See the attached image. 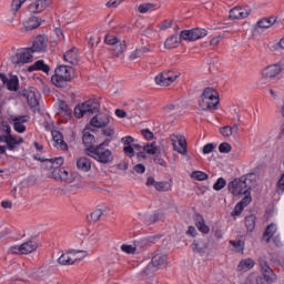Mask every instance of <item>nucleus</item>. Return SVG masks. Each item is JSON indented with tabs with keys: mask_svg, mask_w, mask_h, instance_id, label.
<instances>
[{
	"mask_svg": "<svg viewBox=\"0 0 284 284\" xmlns=\"http://www.w3.org/2000/svg\"><path fill=\"white\" fill-rule=\"evenodd\" d=\"M128 48V43L125 42V40L121 41L115 44V48L113 49V57H121V54H123V52H125Z\"/></svg>",
	"mask_w": 284,
	"mask_h": 284,
	"instance_id": "72a5a7b5",
	"label": "nucleus"
},
{
	"mask_svg": "<svg viewBox=\"0 0 284 284\" xmlns=\"http://www.w3.org/2000/svg\"><path fill=\"white\" fill-rule=\"evenodd\" d=\"M134 172H136V174H144L145 172V165H143L142 163L136 164L133 166Z\"/></svg>",
	"mask_w": 284,
	"mask_h": 284,
	"instance_id": "0e129e2a",
	"label": "nucleus"
},
{
	"mask_svg": "<svg viewBox=\"0 0 284 284\" xmlns=\"http://www.w3.org/2000/svg\"><path fill=\"white\" fill-rule=\"evenodd\" d=\"M101 216H103V211L101 209H97L90 214L89 221H91V223H97Z\"/></svg>",
	"mask_w": 284,
	"mask_h": 284,
	"instance_id": "c03bdc74",
	"label": "nucleus"
},
{
	"mask_svg": "<svg viewBox=\"0 0 284 284\" xmlns=\"http://www.w3.org/2000/svg\"><path fill=\"white\" fill-rule=\"evenodd\" d=\"M219 152H221L222 154H230V152H232V144L227 142L221 143L219 145Z\"/></svg>",
	"mask_w": 284,
	"mask_h": 284,
	"instance_id": "de8ad7c7",
	"label": "nucleus"
},
{
	"mask_svg": "<svg viewBox=\"0 0 284 284\" xmlns=\"http://www.w3.org/2000/svg\"><path fill=\"white\" fill-rule=\"evenodd\" d=\"M44 170H52V159L42 160Z\"/></svg>",
	"mask_w": 284,
	"mask_h": 284,
	"instance_id": "69168bd1",
	"label": "nucleus"
},
{
	"mask_svg": "<svg viewBox=\"0 0 284 284\" xmlns=\"http://www.w3.org/2000/svg\"><path fill=\"white\" fill-rule=\"evenodd\" d=\"M100 108L101 103H99V100H88L74 108V116L75 119H83L85 114H94L95 112H99Z\"/></svg>",
	"mask_w": 284,
	"mask_h": 284,
	"instance_id": "423d86ee",
	"label": "nucleus"
},
{
	"mask_svg": "<svg viewBox=\"0 0 284 284\" xmlns=\"http://www.w3.org/2000/svg\"><path fill=\"white\" fill-rule=\"evenodd\" d=\"M281 72H283V63L268 65L262 70V78L260 81L261 83H270V81H272V79H276Z\"/></svg>",
	"mask_w": 284,
	"mask_h": 284,
	"instance_id": "9d476101",
	"label": "nucleus"
},
{
	"mask_svg": "<svg viewBox=\"0 0 284 284\" xmlns=\"http://www.w3.org/2000/svg\"><path fill=\"white\" fill-rule=\"evenodd\" d=\"M191 176L192 179H195V181H207V173L202 171H194Z\"/></svg>",
	"mask_w": 284,
	"mask_h": 284,
	"instance_id": "a18cd8bd",
	"label": "nucleus"
},
{
	"mask_svg": "<svg viewBox=\"0 0 284 284\" xmlns=\"http://www.w3.org/2000/svg\"><path fill=\"white\" fill-rule=\"evenodd\" d=\"M180 40L183 39L184 41H194L193 31L191 30H183L180 33Z\"/></svg>",
	"mask_w": 284,
	"mask_h": 284,
	"instance_id": "79ce46f5",
	"label": "nucleus"
},
{
	"mask_svg": "<svg viewBox=\"0 0 284 284\" xmlns=\"http://www.w3.org/2000/svg\"><path fill=\"white\" fill-rule=\"evenodd\" d=\"M104 42L106 43V45H118L119 43H121V39L112 34H106L104 38Z\"/></svg>",
	"mask_w": 284,
	"mask_h": 284,
	"instance_id": "ea45409f",
	"label": "nucleus"
},
{
	"mask_svg": "<svg viewBox=\"0 0 284 284\" xmlns=\"http://www.w3.org/2000/svg\"><path fill=\"white\" fill-rule=\"evenodd\" d=\"M72 79H74V68L70 65H59L51 77V82L55 88L65 89Z\"/></svg>",
	"mask_w": 284,
	"mask_h": 284,
	"instance_id": "20e7f679",
	"label": "nucleus"
},
{
	"mask_svg": "<svg viewBox=\"0 0 284 284\" xmlns=\"http://www.w3.org/2000/svg\"><path fill=\"white\" fill-rule=\"evenodd\" d=\"M255 263L252 258H244L240 262L237 270L239 272H247V270H252L254 267Z\"/></svg>",
	"mask_w": 284,
	"mask_h": 284,
	"instance_id": "2f4dec72",
	"label": "nucleus"
},
{
	"mask_svg": "<svg viewBox=\"0 0 284 284\" xmlns=\"http://www.w3.org/2000/svg\"><path fill=\"white\" fill-rule=\"evenodd\" d=\"M63 58L64 61L71 65H79V50L77 48H72L71 50L67 51Z\"/></svg>",
	"mask_w": 284,
	"mask_h": 284,
	"instance_id": "5701e85b",
	"label": "nucleus"
},
{
	"mask_svg": "<svg viewBox=\"0 0 284 284\" xmlns=\"http://www.w3.org/2000/svg\"><path fill=\"white\" fill-rule=\"evenodd\" d=\"M82 143L89 145V148H94V136L90 132H84L82 135Z\"/></svg>",
	"mask_w": 284,
	"mask_h": 284,
	"instance_id": "58836bf2",
	"label": "nucleus"
},
{
	"mask_svg": "<svg viewBox=\"0 0 284 284\" xmlns=\"http://www.w3.org/2000/svg\"><path fill=\"white\" fill-rule=\"evenodd\" d=\"M193 252H196L197 254H205L207 252V241L205 240H194L192 245H191Z\"/></svg>",
	"mask_w": 284,
	"mask_h": 284,
	"instance_id": "b1692460",
	"label": "nucleus"
},
{
	"mask_svg": "<svg viewBox=\"0 0 284 284\" xmlns=\"http://www.w3.org/2000/svg\"><path fill=\"white\" fill-rule=\"evenodd\" d=\"M170 141L173 145V150L178 152L179 154H182L185 156L187 154V140H185V136L178 135V134H171Z\"/></svg>",
	"mask_w": 284,
	"mask_h": 284,
	"instance_id": "9b49d317",
	"label": "nucleus"
},
{
	"mask_svg": "<svg viewBox=\"0 0 284 284\" xmlns=\"http://www.w3.org/2000/svg\"><path fill=\"white\" fill-rule=\"evenodd\" d=\"M30 276L34 278L36 281H45L48 276H50V270L45 267H40L33 271Z\"/></svg>",
	"mask_w": 284,
	"mask_h": 284,
	"instance_id": "393cba45",
	"label": "nucleus"
},
{
	"mask_svg": "<svg viewBox=\"0 0 284 284\" xmlns=\"http://www.w3.org/2000/svg\"><path fill=\"white\" fill-rule=\"evenodd\" d=\"M179 73H175L172 70H166L155 77V83L162 88H168L172 85V82L176 80Z\"/></svg>",
	"mask_w": 284,
	"mask_h": 284,
	"instance_id": "f8f14e48",
	"label": "nucleus"
},
{
	"mask_svg": "<svg viewBox=\"0 0 284 284\" xmlns=\"http://www.w3.org/2000/svg\"><path fill=\"white\" fill-rule=\"evenodd\" d=\"M272 19H262L257 22V28H262V30H267V28H272Z\"/></svg>",
	"mask_w": 284,
	"mask_h": 284,
	"instance_id": "09e8293b",
	"label": "nucleus"
},
{
	"mask_svg": "<svg viewBox=\"0 0 284 284\" xmlns=\"http://www.w3.org/2000/svg\"><path fill=\"white\" fill-rule=\"evenodd\" d=\"M85 256H88V251H69L62 253L58 262L60 265H74L77 261H81V258H85Z\"/></svg>",
	"mask_w": 284,
	"mask_h": 284,
	"instance_id": "6e6552de",
	"label": "nucleus"
},
{
	"mask_svg": "<svg viewBox=\"0 0 284 284\" xmlns=\"http://www.w3.org/2000/svg\"><path fill=\"white\" fill-rule=\"evenodd\" d=\"M214 144L213 143H207L203 148V154H211V152H214Z\"/></svg>",
	"mask_w": 284,
	"mask_h": 284,
	"instance_id": "e2e57ef3",
	"label": "nucleus"
},
{
	"mask_svg": "<svg viewBox=\"0 0 284 284\" xmlns=\"http://www.w3.org/2000/svg\"><path fill=\"white\" fill-rule=\"evenodd\" d=\"M225 185H227V182L225 181V179L220 178V179H217L216 183L213 185V190L219 192V191L223 190V187H225Z\"/></svg>",
	"mask_w": 284,
	"mask_h": 284,
	"instance_id": "8fccbe9b",
	"label": "nucleus"
},
{
	"mask_svg": "<svg viewBox=\"0 0 284 284\" xmlns=\"http://www.w3.org/2000/svg\"><path fill=\"white\" fill-rule=\"evenodd\" d=\"M52 170H61V165H63V158H52Z\"/></svg>",
	"mask_w": 284,
	"mask_h": 284,
	"instance_id": "3c124183",
	"label": "nucleus"
},
{
	"mask_svg": "<svg viewBox=\"0 0 284 284\" xmlns=\"http://www.w3.org/2000/svg\"><path fill=\"white\" fill-rule=\"evenodd\" d=\"M245 226L248 232H254V227H256V215L251 214L245 217Z\"/></svg>",
	"mask_w": 284,
	"mask_h": 284,
	"instance_id": "f704fd0d",
	"label": "nucleus"
},
{
	"mask_svg": "<svg viewBox=\"0 0 284 284\" xmlns=\"http://www.w3.org/2000/svg\"><path fill=\"white\" fill-rule=\"evenodd\" d=\"M145 151H134V156L136 155L138 162L141 163V161H145L148 159V155L145 154Z\"/></svg>",
	"mask_w": 284,
	"mask_h": 284,
	"instance_id": "680f3d73",
	"label": "nucleus"
},
{
	"mask_svg": "<svg viewBox=\"0 0 284 284\" xmlns=\"http://www.w3.org/2000/svg\"><path fill=\"white\" fill-rule=\"evenodd\" d=\"M243 210H245V206L237 203L234 210L231 212V216H241V214H243Z\"/></svg>",
	"mask_w": 284,
	"mask_h": 284,
	"instance_id": "4d7b16f0",
	"label": "nucleus"
},
{
	"mask_svg": "<svg viewBox=\"0 0 284 284\" xmlns=\"http://www.w3.org/2000/svg\"><path fill=\"white\" fill-rule=\"evenodd\" d=\"M26 1L27 0H12L11 11L13 12V14H17V12L21 10V6H23Z\"/></svg>",
	"mask_w": 284,
	"mask_h": 284,
	"instance_id": "37998d69",
	"label": "nucleus"
},
{
	"mask_svg": "<svg viewBox=\"0 0 284 284\" xmlns=\"http://www.w3.org/2000/svg\"><path fill=\"white\" fill-rule=\"evenodd\" d=\"M119 1L116 0H110L109 2H106V8H119Z\"/></svg>",
	"mask_w": 284,
	"mask_h": 284,
	"instance_id": "774afa93",
	"label": "nucleus"
},
{
	"mask_svg": "<svg viewBox=\"0 0 284 284\" xmlns=\"http://www.w3.org/2000/svg\"><path fill=\"white\" fill-rule=\"evenodd\" d=\"M6 83L8 90H10L11 92H17L19 90V78H11L10 80H7Z\"/></svg>",
	"mask_w": 284,
	"mask_h": 284,
	"instance_id": "4c0bfd02",
	"label": "nucleus"
},
{
	"mask_svg": "<svg viewBox=\"0 0 284 284\" xmlns=\"http://www.w3.org/2000/svg\"><path fill=\"white\" fill-rule=\"evenodd\" d=\"M43 20H41V18L39 17H31L29 19H27L23 22V31L24 32H30L32 30H37V28H39L41 26Z\"/></svg>",
	"mask_w": 284,
	"mask_h": 284,
	"instance_id": "4be33fe9",
	"label": "nucleus"
},
{
	"mask_svg": "<svg viewBox=\"0 0 284 284\" xmlns=\"http://www.w3.org/2000/svg\"><path fill=\"white\" fill-rule=\"evenodd\" d=\"M248 203H252V195L250 193V190L247 191V194L242 199V201L239 202V204L242 207H247Z\"/></svg>",
	"mask_w": 284,
	"mask_h": 284,
	"instance_id": "5fc2aeb1",
	"label": "nucleus"
},
{
	"mask_svg": "<svg viewBox=\"0 0 284 284\" xmlns=\"http://www.w3.org/2000/svg\"><path fill=\"white\" fill-rule=\"evenodd\" d=\"M141 134L144 136V139H146V141H152V139H154V133L150 131V129L142 130Z\"/></svg>",
	"mask_w": 284,
	"mask_h": 284,
	"instance_id": "bf43d9fd",
	"label": "nucleus"
},
{
	"mask_svg": "<svg viewBox=\"0 0 284 284\" xmlns=\"http://www.w3.org/2000/svg\"><path fill=\"white\" fill-rule=\"evenodd\" d=\"M220 133L222 134V136H232V126L226 125L223 128H220Z\"/></svg>",
	"mask_w": 284,
	"mask_h": 284,
	"instance_id": "13d9d810",
	"label": "nucleus"
},
{
	"mask_svg": "<svg viewBox=\"0 0 284 284\" xmlns=\"http://www.w3.org/2000/svg\"><path fill=\"white\" fill-rule=\"evenodd\" d=\"M45 50H48V38L45 36H38L31 48L22 49L11 55V63L21 68L26 63H32L33 52H45Z\"/></svg>",
	"mask_w": 284,
	"mask_h": 284,
	"instance_id": "f257e3e1",
	"label": "nucleus"
},
{
	"mask_svg": "<svg viewBox=\"0 0 284 284\" xmlns=\"http://www.w3.org/2000/svg\"><path fill=\"white\" fill-rule=\"evenodd\" d=\"M193 32V41H199V39H203V37H207V30L203 28L192 29Z\"/></svg>",
	"mask_w": 284,
	"mask_h": 284,
	"instance_id": "e433bc0d",
	"label": "nucleus"
},
{
	"mask_svg": "<svg viewBox=\"0 0 284 284\" xmlns=\"http://www.w3.org/2000/svg\"><path fill=\"white\" fill-rule=\"evenodd\" d=\"M219 103L221 99L219 98V92L213 88H205L203 93L199 99V106L204 112H212V110H219Z\"/></svg>",
	"mask_w": 284,
	"mask_h": 284,
	"instance_id": "7ed1b4c3",
	"label": "nucleus"
},
{
	"mask_svg": "<svg viewBox=\"0 0 284 284\" xmlns=\"http://www.w3.org/2000/svg\"><path fill=\"white\" fill-rule=\"evenodd\" d=\"M38 247L39 244L34 240H29L20 245L10 246L9 254H32Z\"/></svg>",
	"mask_w": 284,
	"mask_h": 284,
	"instance_id": "1a4fd4ad",
	"label": "nucleus"
},
{
	"mask_svg": "<svg viewBox=\"0 0 284 284\" xmlns=\"http://www.w3.org/2000/svg\"><path fill=\"white\" fill-rule=\"evenodd\" d=\"M230 243L234 247L235 252H243V250H245V242L242 240H231Z\"/></svg>",
	"mask_w": 284,
	"mask_h": 284,
	"instance_id": "a19ab883",
	"label": "nucleus"
},
{
	"mask_svg": "<svg viewBox=\"0 0 284 284\" xmlns=\"http://www.w3.org/2000/svg\"><path fill=\"white\" fill-rule=\"evenodd\" d=\"M155 267V270H161L168 267V255L156 254L152 257L151 264L148 267Z\"/></svg>",
	"mask_w": 284,
	"mask_h": 284,
	"instance_id": "412c9836",
	"label": "nucleus"
},
{
	"mask_svg": "<svg viewBox=\"0 0 284 284\" xmlns=\"http://www.w3.org/2000/svg\"><path fill=\"white\" fill-rule=\"evenodd\" d=\"M3 143H6L4 149L10 150L11 152H14L21 143H23V138L21 136H14V135H3Z\"/></svg>",
	"mask_w": 284,
	"mask_h": 284,
	"instance_id": "dca6fc26",
	"label": "nucleus"
},
{
	"mask_svg": "<svg viewBox=\"0 0 284 284\" xmlns=\"http://www.w3.org/2000/svg\"><path fill=\"white\" fill-rule=\"evenodd\" d=\"M143 152H146V154L154 155L159 154V145L156 143H146L143 145Z\"/></svg>",
	"mask_w": 284,
	"mask_h": 284,
	"instance_id": "c9c22d12",
	"label": "nucleus"
},
{
	"mask_svg": "<svg viewBox=\"0 0 284 284\" xmlns=\"http://www.w3.org/2000/svg\"><path fill=\"white\" fill-rule=\"evenodd\" d=\"M181 43V38L179 34H173L171 38H168L164 42V48L172 50V48H176Z\"/></svg>",
	"mask_w": 284,
	"mask_h": 284,
	"instance_id": "7c9ffc66",
	"label": "nucleus"
},
{
	"mask_svg": "<svg viewBox=\"0 0 284 284\" xmlns=\"http://www.w3.org/2000/svg\"><path fill=\"white\" fill-rule=\"evenodd\" d=\"M52 138H53L54 143H57V145H59V148H61L62 150H68V143H65V141H63V135L61 134V132L52 131Z\"/></svg>",
	"mask_w": 284,
	"mask_h": 284,
	"instance_id": "c756f323",
	"label": "nucleus"
},
{
	"mask_svg": "<svg viewBox=\"0 0 284 284\" xmlns=\"http://www.w3.org/2000/svg\"><path fill=\"white\" fill-rule=\"evenodd\" d=\"M195 225L202 234H209L210 233V226L205 224V220L203 219V215L195 214Z\"/></svg>",
	"mask_w": 284,
	"mask_h": 284,
	"instance_id": "a878e982",
	"label": "nucleus"
},
{
	"mask_svg": "<svg viewBox=\"0 0 284 284\" xmlns=\"http://www.w3.org/2000/svg\"><path fill=\"white\" fill-rule=\"evenodd\" d=\"M90 124L93 128H108V125H110V114L98 113L91 119Z\"/></svg>",
	"mask_w": 284,
	"mask_h": 284,
	"instance_id": "2eb2a0df",
	"label": "nucleus"
},
{
	"mask_svg": "<svg viewBox=\"0 0 284 284\" xmlns=\"http://www.w3.org/2000/svg\"><path fill=\"white\" fill-rule=\"evenodd\" d=\"M105 145H109L108 141L97 145L90 146L87 149V154L98 161L99 163L108 164L114 161V155L110 149H106Z\"/></svg>",
	"mask_w": 284,
	"mask_h": 284,
	"instance_id": "39448f33",
	"label": "nucleus"
},
{
	"mask_svg": "<svg viewBox=\"0 0 284 284\" xmlns=\"http://www.w3.org/2000/svg\"><path fill=\"white\" fill-rule=\"evenodd\" d=\"M78 176L79 175L75 172L69 173L64 169H58V170L52 171V178L55 181H62L63 183H72V182L77 181Z\"/></svg>",
	"mask_w": 284,
	"mask_h": 284,
	"instance_id": "ddd939ff",
	"label": "nucleus"
},
{
	"mask_svg": "<svg viewBox=\"0 0 284 284\" xmlns=\"http://www.w3.org/2000/svg\"><path fill=\"white\" fill-rule=\"evenodd\" d=\"M148 52H151L149 47H140L136 48L131 54L129 55L130 61H136V59H141L143 54H148Z\"/></svg>",
	"mask_w": 284,
	"mask_h": 284,
	"instance_id": "bb28decb",
	"label": "nucleus"
},
{
	"mask_svg": "<svg viewBox=\"0 0 284 284\" xmlns=\"http://www.w3.org/2000/svg\"><path fill=\"white\" fill-rule=\"evenodd\" d=\"M0 130L2 132V136H9L12 134V133H10L11 128H10V124H8V122H2L0 125Z\"/></svg>",
	"mask_w": 284,
	"mask_h": 284,
	"instance_id": "864d4df0",
	"label": "nucleus"
},
{
	"mask_svg": "<svg viewBox=\"0 0 284 284\" xmlns=\"http://www.w3.org/2000/svg\"><path fill=\"white\" fill-rule=\"evenodd\" d=\"M30 120L29 115H18L11 119V123L13 124V130L16 132H19V134H23L26 132V126L23 123H28Z\"/></svg>",
	"mask_w": 284,
	"mask_h": 284,
	"instance_id": "a211bd4d",
	"label": "nucleus"
},
{
	"mask_svg": "<svg viewBox=\"0 0 284 284\" xmlns=\"http://www.w3.org/2000/svg\"><path fill=\"white\" fill-rule=\"evenodd\" d=\"M251 13L252 10L250 8L235 7L230 10L229 19H247V17H250Z\"/></svg>",
	"mask_w": 284,
	"mask_h": 284,
	"instance_id": "f3484780",
	"label": "nucleus"
},
{
	"mask_svg": "<svg viewBox=\"0 0 284 284\" xmlns=\"http://www.w3.org/2000/svg\"><path fill=\"white\" fill-rule=\"evenodd\" d=\"M121 250H122V252H125V254H134V252H136V246H132L129 244H122Z\"/></svg>",
	"mask_w": 284,
	"mask_h": 284,
	"instance_id": "6e6d98bb",
	"label": "nucleus"
},
{
	"mask_svg": "<svg viewBox=\"0 0 284 284\" xmlns=\"http://www.w3.org/2000/svg\"><path fill=\"white\" fill-rule=\"evenodd\" d=\"M20 94L27 99L30 108L39 105V91L36 88L23 89Z\"/></svg>",
	"mask_w": 284,
	"mask_h": 284,
	"instance_id": "4468645a",
	"label": "nucleus"
},
{
	"mask_svg": "<svg viewBox=\"0 0 284 284\" xmlns=\"http://www.w3.org/2000/svg\"><path fill=\"white\" fill-rule=\"evenodd\" d=\"M260 263V270L262 272V275L256 277V284H272L274 281H276V274H274V271L272 267H270V264H267V261L264 258L258 260Z\"/></svg>",
	"mask_w": 284,
	"mask_h": 284,
	"instance_id": "0eeeda50",
	"label": "nucleus"
},
{
	"mask_svg": "<svg viewBox=\"0 0 284 284\" xmlns=\"http://www.w3.org/2000/svg\"><path fill=\"white\" fill-rule=\"evenodd\" d=\"M172 23H174L173 20H164L160 23L159 28L160 30H168L169 28H172Z\"/></svg>",
	"mask_w": 284,
	"mask_h": 284,
	"instance_id": "052dcab7",
	"label": "nucleus"
},
{
	"mask_svg": "<svg viewBox=\"0 0 284 284\" xmlns=\"http://www.w3.org/2000/svg\"><path fill=\"white\" fill-rule=\"evenodd\" d=\"M253 183H256V174L248 173L230 182L227 189L233 196H239L241 194H247V191L252 190Z\"/></svg>",
	"mask_w": 284,
	"mask_h": 284,
	"instance_id": "f03ea898",
	"label": "nucleus"
},
{
	"mask_svg": "<svg viewBox=\"0 0 284 284\" xmlns=\"http://www.w3.org/2000/svg\"><path fill=\"white\" fill-rule=\"evenodd\" d=\"M133 141L134 138L132 135H126L121 139V143L124 145L123 152L129 159H134V146H132Z\"/></svg>",
	"mask_w": 284,
	"mask_h": 284,
	"instance_id": "aec40b11",
	"label": "nucleus"
},
{
	"mask_svg": "<svg viewBox=\"0 0 284 284\" xmlns=\"http://www.w3.org/2000/svg\"><path fill=\"white\" fill-rule=\"evenodd\" d=\"M58 114H60V116L70 118L72 116V109H70V106L68 105V103H65V101L60 100Z\"/></svg>",
	"mask_w": 284,
	"mask_h": 284,
	"instance_id": "c85d7f7f",
	"label": "nucleus"
},
{
	"mask_svg": "<svg viewBox=\"0 0 284 284\" xmlns=\"http://www.w3.org/2000/svg\"><path fill=\"white\" fill-rule=\"evenodd\" d=\"M48 6H50L48 0H32L28 7V10L31 12V14H37L39 12H43Z\"/></svg>",
	"mask_w": 284,
	"mask_h": 284,
	"instance_id": "6ab92c4d",
	"label": "nucleus"
},
{
	"mask_svg": "<svg viewBox=\"0 0 284 284\" xmlns=\"http://www.w3.org/2000/svg\"><path fill=\"white\" fill-rule=\"evenodd\" d=\"M154 3H142L138 7V10L141 14H145L146 12H150V10H153Z\"/></svg>",
	"mask_w": 284,
	"mask_h": 284,
	"instance_id": "49530a36",
	"label": "nucleus"
},
{
	"mask_svg": "<svg viewBox=\"0 0 284 284\" xmlns=\"http://www.w3.org/2000/svg\"><path fill=\"white\" fill-rule=\"evenodd\" d=\"M154 163H156L158 165H162V168H165L168 165V162H165V160L159 158V155H156L154 158Z\"/></svg>",
	"mask_w": 284,
	"mask_h": 284,
	"instance_id": "338daca9",
	"label": "nucleus"
},
{
	"mask_svg": "<svg viewBox=\"0 0 284 284\" xmlns=\"http://www.w3.org/2000/svg\"><path fill=\"white\" fill-rule=\"evenodd\" d=\"M77 166L79 170H82V172H90L92 169V163L88 158H79L77 161Z\"/></svg>",
	"mask_w": 284,
	"mask_h": 284,
	"instance_id": "cd10ccee",
	"label": "nucleus"
},
{
	"mask_svg": "<svg viewBox=\"0 0 284 284\" xmlns=\"http://www.w3.org/2000/svg\"><path fill=\"white\" fill-rule=\"evenodd\" d=\"M274 234H276V225L270 224L263 234V241H265V243H270Z\"/></svg>",
	"mask_w": 284,
	"mask_h": 284,
	"instance_id": "473e14b6",
	"label": "nucleus"
},
{
	"mask_svg": "<svg viewBox=\"0 0 284 284\" xmlns=\"http://www.w3.org/2000/svg\"><path fill=\"white\" fill-rule=\"evenodd\" d=\"M155 190H158V192H168V190H170V183H168V182H156L155 183Z\"/></svg>",
	"mask_w": 284,
	"mask_h": 284,
	"instance_id": "603ef678",
	"label": "nucleus"
}]
</instances>
